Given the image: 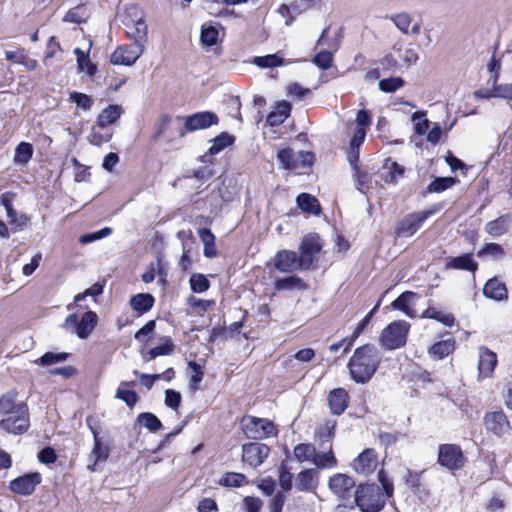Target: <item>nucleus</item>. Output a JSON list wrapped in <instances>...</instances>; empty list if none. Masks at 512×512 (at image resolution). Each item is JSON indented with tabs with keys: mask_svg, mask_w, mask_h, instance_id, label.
I'll use <instances>...</instances> for the list:
<instances>
[{
	"mask_svg": "<svg viewBox=\"0 0 512 512\" xmlns=\"http://www.w3.org/2000/svg\"><path fill=\"white\" fill-rule=\"evenodd\" d=\"M33 156V146L28 142H20L14 154V163L16 165H26Z\"/></svg>",
	"mask_w": 512,
	"mask_h": 512,
	"instance_id": "nucleus-41",
	"label": "nucleus"
},
{
	"mask_svg": "<svg viewBox=\"0 0 512 512\" xmlns=\"http://www.w3.org/2000/svg\"><path fill=\"white\" fill-rule=\"evenodd\" d=\"M219 123L218 115L213 111H200L184 118V125L179 130V136L184 137L187 133L198 130H205Z\"/></svg>",
	"mask_w": 512,
	"mask_h": 512,
	"instance_id": "nucleus-5",
	"label": "nucleus"
},
{
	"mask_svg": "<svg viewBox=\"0 0 512 512\" xmlns=\"http://www.w3.org/2000/svg\"><path fill=\"white\" fill-rule=\"evenodd\" d=\"M174 350V344L170 339L148 351L149 359H154L158 356L169 355Z\"/></svg>",
	"mask_w": 512,
	"mask_h": 512,
	"instance_id": "nucleus-62",
	"label": "nucleus"
},
{
	"mask_svg": "<svg viewBox=\"0 0 512 512\" xmlns=\"http://www.w3.org/2000/svg\"><path fill=\"white\" fill-rule=\"evenodd\" d=\"M327 400L331 413L341 415L348 407L349 395L345 389L335 388L329 392Z\"/></svg>",
	"mask_w": 512,
	"mask_h": 512,
	"instance_id": "nucleus-21",
	"label": "nucleus"
},
{
	"mask_svg": "<svg viewBox=\"0 0 512 512\" xmlns=\"http://www.w3.org/2000/svg\"><path fill=\"white\" fill-rule=\"evenodd\" d=\"M505 251L498 243H486L477 253L478 257L491 256L493 259H500L504 256Z\"/></svg>",
	"mask_w": 512,
	"mask_h": 512,
	"instance_id": "nucleus-54",
	"label": "nucleus"
},
{
	"mask_svg": "<svg viewBox=\"0 0 512 512\" xmlns=\"http://www.w3.org/2000/svg\"><path fill=\"white\" fill-rule=\"evenodd\" d=\"M405 85L402 77H389L381 79L378 83L379 89L384 93H393Z\"/></svg>",
	"mask_w": 512,
	"mask_h": 512,
	"instance_id": "nucleus-53",
	"label": "nucleus"
},
{
	"mask_svg": "<svg viewBox=\"0 0 512 512\" xmlns=\"http://www.w3.org/2000/svg\"><path fill=\"white\" fill-rule=\"evenodd\" d=\"M123 109L120 105L110 104L97 116V126L105 128L108 125L114 124L122 115Z\"/></svg>",
	"mask_w": 512,
	"mask_h": 512,
	"instance_id": "nucleus-33",
	"label": "nucleus"
},
{
	"mask_svg": "<svg viewBox=\"0 0 512 512\" xmlns=\"http://www.w3.org/2000/svg\"><path fill=\"white\" fill-rule=\"evenodd\" d=\"M486 430L496 436L503 437L510 429V422L502 410L487 412L483 418Z\"/></svg>",
	"mask_w": 512,
	"mask_h": 512,
	"instance_id": "nucleus-15",
	"label": "nucleus"
},
{
	"mask_svg": "<svg viewBox=\"0 0 512 512\" xmlns=\"http://www.w3.org/2000/svg\"><path fill=\"white\" fill-rule=\"evenodd\" d=\"M89 16L90 15L87 12L84 5L80 4L76 7L71 8L63 17V21L75 24H82L87 22Z\"/></svg>",
	"mask_w": 512,
	"mask_h": 512,
	"instance_id": "nucleus-42",
	"label": "nucleus"
},
{
	"mask_svg": "<svg viewBox=\"0 0 512 512\" xmlns=\"http://www.w3.org/2000/svg\"><path fill=\"white\" fill-rule=\"evenodd\" d=\"M137 423L145 427L150 432H157L163 428L162 422L152 412H142L137 416Z\"/></svg>",
	"mask_w": 512,
	"mask_h": 512,
	"instance_id": "nucleus-39",
	"label": "nucleus"
},
{
	"mask_svg": "<svg viewBox=\"0 0 512 512\" xmlns=\"http://www.w3.org/2000/svg\"><path fill=\"white\" fill-rule=\"evenodd\" d=\"M437 462L440 466L454 471L465 464V457L460 446L456 444H441L438 447Z\"/></svg>",
	"mask_w": 512,
	"mask_h": 512,
	"instance_id": "nucleus-9",
	"label": "nucleus"
},
{
	"mask_svg": "<svg viewBox=\"0 0 512 512\" xmlns=\"http://www.w3.org/2000/svg\"><path fill=\"white\" fill-rule=\"evenodd\" d=\"M382 361V355L373 344H365L355 349L348 361L351 379L357 384L368 383Z\"/></svg>",
	"mask_w": 512,
	"mask_h": 512,
	"instance_id": "nucleus-1",
	"label": "nucleus"
},
{
	"mask_svg": "<svg viewBox=\"0 0 512 512\" xmlns=\"http://www.w3.org/2000/svg\"><path fill=\"white\" fill-rule=\"evenodd\" d=\"M70 357V353L67 352H52L48 351L44 353L36 363L41 366H51L57 363L65 362Z\"/></svg>",
	"mask_w": 512,
	"mask_h": 512,
	"instance_id": "nucleus-45",
	"label": "nucleus"
},
{
	"mask_svg": "<svg viewBox=\"0 0 512 512\" xmlns=\"http://www.w3.org/2000/svg\"><path fill=\"white\" fill-rule=\"evenodd\" d=\"M219 32L215 26L203 25L200 33V41L206 47H212L218 43Z\"/></svg>",
	"mask_w": 512,
	"mask_h": 512,
	"instance_id": "nucleus-51",
	"label": "nucleus"
},
{
	"mask_svg": "<svg viewBox=\"0 0 512 512\" xmlns=\"http://www.w3.org/2000/svg\"><path fill=\"white\" fill-rule=\"evenodd\" d=\"M235 140V136L229 134L228 132H221L212 140V145L208 149V152L200 156L199 160L203 163H206L209 157L217 155L227 147L232 146L235 143Z\"/></svg>",
	"mask_w": 512,
	"mask_h": 512,
	"instance_id": "nucleus-20",
	"label": "nucleus"
},
{
	"mask_svg": "<svg viewBox=\"0 0 512 512\" xmlns=\"http://www.w3.org/2000/svg\"><path fill=\"white\" fill-rule=\"evenodd\" d=\"M190 289L194 293H203L210 288V281L201 273H193L189 279Z\"/></svg>",
	"mask_w": 512,
	"mask_h": 512,
	"instance_id": "nucleus-52",
	"label": "nucleus"
},
{
	"mask_svg": "<svg viewBox=\"0 0 512 512\" xmlns=\"http://www.w3.org/2000/svg\"><path fill=\"white\" fill-rule=\"evenodd\" d=\"M329 489L338 498L346 500L351 497V491L356 486L355 480L343 473H337L330 477Z\"/></svg>",
	"mask_w": 512,
	"mask_h": 512,
	"instance_id": "nucleus-17",
	"label": "nucleus"
},
{
	"mask_svg": "<svg viewBox=\"0 0 512 512\" xmlns=\"http://www.w3.org/2000/svg\"><path fill=\"white\" fill-rule=\"evenodd\" d=\"M412 121L414 122V130L417 135H424L429 128V120L425 118V113L417 111L412 115Z\"/></svg>",
	"mask_w": 512,
	"mask_h": 512,
	"instance_id": "nucleus-58",
	"label": "nucleus"
},
{
	"mask_svg": "<svg viewBox=\"0 0 512 512\" xmlns=\"http://www.w3.org/2000/svg\"><path fill=\"white\" fill-rule=\"evenodd\" d=\"M69 99L71 102L75 103L78 107L82 108L85 111L90 110L93 105L92 98L85 93L77 91L71 92L69 95Z\"/></svg>",
	"mask_w": 512,
	"mask_h": 512,
	"instance_id": "nucleus-57",
	"label": "nucleus"
},
{
	"mask_svg": "<svg viewBox=\"0 0 512 512\" xmlns=\"http://www.w3.org/2000/svg\"><path fill=\"white\" fill-rule=\"evenodd\" d=\"M113 232L112 228L110 227H104L98 231L86 233L79 237V242L83 245L90 244L92 242H95L97 240H101L109 235H111Z\"/></svg>",
	"mask_w": 512,
	"mask_h": 512,
	"instance_id": "nucleus-55",
	"label": "nucleus"
},
{
	"mask_svg": "<svg viewBox=\"0 0 512 512\" xmlns=\"http://www.w3.org/2000/svg\"><path fill=\"white\" fill-rule=\"evenodd\" d=\"M485 297L502 301L508 298V291L505 283L501 282L496 277L489 279L483 288Z\"/></svg>",
	"mask_w": 512,
	"mask_h": 512,
	"instance_id": "nucleus-25",
	"label": "nucleus"
},
{
	"mask_svg": "<svg viewBox=\"0 0 512 512\" xmlns=\"http://www.w3.org/2000/svg\"><path fill=\"white\" fill-rule=\"evenodd\" d=\"M134 383V381H122L115 394V398L122 400L129 408H133L137 404L139 396L134 390H128L124 387H129Z\"/></svg>",
	"mask_w": 512,
	"mask_h": 512,
	"instance_id": "nucleus-36",
	"label": "nucleus"
},
{
	"mask_svg": "<svg viewBox=\"0 0 512 512\" xmlns=\"http://www.w3.org/2000/svg\"><path fill=\"white\" fill-rule=\"evenodd\" d=\"M30 427L29 410L27 404H23L15 414L7 416L0 421V428L8 433L22 435Z\"/></svg>",
	"mask_w": 512,
	"mask_h": 512,
	"instance_id": "nucleus-8",
	"label": "nucleus"
},
{
	"mask_svg": "<svg viewBox=\"0 0 512 512\" xmlns=\"http://www.w3.org/2000/svg\"><path fill=\"white\" fill-rule=\"evenodd\" d=\"M270 447L263 443L251 442L242 446V460L249 466H260L269 456Z\"/></svg>",
	"mask_w": 512,
	"mask_h": 512,
	"instance_id": "nucleus-16",
	"label": "nucleus"
},
{
	"mask_svg": "<svg viewBox=\"0 0 512 512\" xmlns=\"http://www.w3.org/2000/svg\"><path fill=\"white\" fill-rule=\"evenodd\" d=\"M457 182H459V180L456 177H435L428 185L427 193H441L451 188Z\"/></svg>",
	"mask_w": 512,
	"mask_h": 512,
	"instance_id": "nucleus-43",
	"label": "nucleus"
},
{
	"mask_svg": "<svg viewBox=\"0 0 512 512\" xmlns=\"http://www.w3.org/2000/svg\"><path fill=\"white\" fill-rule=\"evenodd\" d=\"M274 266L281 273L307 271L299 254L292 250H280L274 257Z\"/></svg>",
	"mask_w": 512,
	"mask_h": 512,
	"instance_id": "nucleus-12",
	"label": "nucleus"
},
{
	"mask_svg": "<svg viewBox=\"0 0 512 512\" xmlns=\"http://www.w3.org/2000/svg\"><path fill=\"white\" fill-rule=\"evenodd\" d=\"M313 63L323 70H327L332 66L333 54L328 50L318 52L314 58Z\"/></svg>",
	"mask_w": 512,
	"mask_h": 512,
	"instance_id": "nucleus-60",
	"label": "nucleus"
},
{
	"mask_svg": "<svg viewBox=\"0 0 512 512\" xmlns=\"http://www.w3.org/2000/svg\"><path fill=\"white\" fill-rule=\"evenodd\" d=\"M498 75H491L487 82V85H491L494 88V97L503 98L506 100H512V84H498Z\"/></svg>",
	"mask_w": 512,
	"mask_h": 512,
	"instance_id": "nucleus-44",
	"label": "nucleus"
},
{
	"mask_svg": "<svg viewBox=\"0 0 512 512\" xmlns=\"http://www.w3.org/2000/svg\"><path fill=\"white\" fill-rule=\"evenodd\" d=\"M292 479L293 475L287 469L286 465L282 464L279 473V484L283 493L289 492L292 489Z\"/></svg>",
	"mask_w": 512,
	"mask_h": 512,
	"instance_id": "nucleus-63",
	"label": "nucleus"
},
{
	"mask_svg": "<svg viewBox=\"0 0 512 512\" xmlns=\"http://www.w3.org/2000/svg\"><path fill=\"white\" fill-rule=\"evenodd\" d=\"M292 105L286 100H281L275 104L274 109L267 115L266 123L269 126H279L290 116Z\"/></svg>",
	"mask_w": 512,
	"mask_h": 512,
	"instance_id": "nucleus-22",
	"label": "nucleus"
},
{
	"mask_svg": "<svg viewBox=\"0 0 512 512\" xmlns=\"http://www.w3.org/2000/svg\"><path fill=\"white\" fill-rule=\"evenodd\" d=\"M511 224L512 216L510 214H504L489 221L485 225V231L492 237H500L508 231Z\"/></svg>",
	"mask_w": 512,
	"mask_h": 512,
	"instance_id": "nucleus-29",
	"label": "nucleus"
},
{
	"mask_svg": "<svg viewBox=\"0 0 512 512\" xmlns=\"http://www.w3.org/2000/svg\"><path fill=\"white\" fill-rule=\"evenodd\" d=\"M96 422L97 420L93 416H88L86 418V424L90 429L94 440V447L89 456L90 461H92V463L88 465V469L90 471H95L96 465L99 462L106 461L110 455V447L108 444H105L102 438L100 437L99 431L95 427Z\"/></svg>",
	"mask_w": 512,
	"mask_h": 512,
	"instance_id": "nucleus-6",
	"label": "nucleus"
},
{
	"mask_svg": "<svg viewBox=\"0 0 512 512\" xmlns=\"http://www.w3.org/2000/svg\"><path fill=\"white\" fill-rule=\"evenodd\" d=\"M366 137V130L357 128L353 137L350 140L349 150L347 152V160L352 168H356L359 163L360 146Z\"/></svg>",
	"mask_w": 512,
	"mask_h": 512,
	"instance_id": "nucleus-23",
	"label": "nucleus"
},
{
	"mask_svg": "<svg viewBox=\"0 0 512 512\" xmlns=\"http://www.w3.org/2000/svg\"><path fill=\"white\" fill-rule=\"evenodd\" d=\"M253 64L260 68H275L284 64V59L278 54H268L254 57Z\"/></svg>",
	"mask_w": 512,
	"mask_h": 512,
	"instance_id": "nucleus-46",
	"label": "nucleus"
},
{
	"mask_svg": "<svg viewBox=\"0 0 512 512\" xmlns=\"http://www.w3.org/2000/svg\"><path fill=\"white\" fill-rule=\"evenodd\" d=\"M497 365V355L487 347H481L479 350L478 371L479 378L490 377Z\"/></svg>",
	"mask_w": 512,
	"mask_h": 512,
	"instance_id": "nucleus-19",
	"label": "nucleus"
},
{
	"mask_svg": "<svg viewBox=\"0 0 512 512\" xmlns=\"http://www.w3.org/2000/svg\"><path fill=\"white\" fill-rule=\"evenodd\" d=\"M318 472L315 469H304L298 473L296 478V489L298 491H313L316 489Z\"/></svg>",
	"mask_w": 512,
	"mask_h": 512,
	"instance_id": "nucleus-30",
	"label": "nucleus"
},
{
	"mask_svg": "<svg viewBox=\"0 0 512 512\" xmlns=\"http://www.w3.org/2000/svg\"><path fill=\"white\" fill-rule=\"evenodd\" d=\"M297 206L305 213L320 215L321 205L318 199L311 194L301 193L296 198Z\"/></svg>",
	"mask_w": 512,
	"mask_h": 512,
	"instance_id": "nucleus-34",
	"label": "nucleus"
},
{
	"mask_svg": "<svg viewBox=\"0 0 512 512\" xmlns=\"http://www.w3.org/2000/svg\"><path fill=\"white\" fill-rule=\"evenodd\" d=\"M384 167L389 169V182L394 184L397 183L398 178L402 177L405 172V168L402 165L398 164L395 161H392L391 159L385 160Z\"/></svg>",
	"mask_w": 512,
	"mask_h": 512,
	"instance_id": "nucleus-61",
	"label": "nucleus"
},
{
	"mask_svg": "<svg viewBox=\"0 0 512 512\" xmlns=\"http://www.w3.org/2000/svg\"><path fill=\"white\" fill-rule=\"evenodd\" d=\"M386 497L377 484H359L354 493V504L361 512H381Z\"/></svg>",
	"mask_w": 512,
	"mask_h": 512,
	"instance_id": "nucleus-2",
	"label": "nucleus"
},
{
	"mask_svg": "<svg viewBox=\"0 0 512 512\" xmlns=\"http://www.w3.org/2000/svg\"><path fill=\"white\" fill-rule=\"evenodd\" d=\"M77 57V65L80 71H85L88 76L93 77L97 73V66L93 63L88 53H84L80 48L74 50Z\"/></svg>",
	"mask_w": 512,
	"mask_h": 512,
	"instance_id": "nucleus-40",
	"label": "nucleus"
},
{
	"mask_svg": "<svg viewBox=\"0 0 512 512\" xmlns=\"http://www.w3.org/2000/svg\"><path fill=\"white\" fill-rule=\"evenodd\" d=\"M129 304L131 309L141 316L153 308L155 298L150 293H138L130 298Z\"/></svg>",
	"mask_w": 512,
	"mask_h": 512,
	"instance_id": "nucleus-28",
	"label": "nucleus"
},
{
	"mask_svg": "<svg viewBox=\"0 0 512 512\" xmlns=\"http://www.w3.org/2000/svg\"><path fill=\"white\" fill-rule=\"evenodd\" d=\"M24 402L19 404L15 403V395L12 393L4 394L0 397V414L10 416L15 414V411L20 408Z\"/></svg>",
	"mask_w": 512,
	"mask_h": 512,
	"instance_id": "nucleus-49",
	"label": "nucleus"
},
{
	"mask_svg": "<svg viewBox=\"0 0 512 512\" xmlns=\"http://www.w3.org/2000/svg\"><path fill=\"white\" fill-rule=\"evenodd\" d=\"M417 297V293L412 291H405L401 293L394 301L391 306L395 310H400L405 313L408 317H415V310L409 307V302Z\"/></svg>",
	"mask_w": 512,
	"mask_h": 512,
	"instance_id": "nucleus-35",
	"label": "nucleus"
},
{
	"mask_svg": "<svg viewBox=\"0 0 512 512\" xmlns=\"http://www.w3.org/2000/svg\"><path fill=\"white\" fill-rule=\"evenodd\" d=\"M432 211H419L405 215L395 226L397 237H411L417 233Z\"/></svg>",
	"mask_w": 512,
	"mask_h": 512,
	"instance_id": "nucleus-10",
	"label": "nucleus"
},
{
	"mask_svg": "<svg viewBox=\"0 0 512 512\" xmlns=\"http://www.w3.org/2000/svg\"><path fill=\"white\" fill-rule=\"evenodd\" d=\"M456 341L453 337H449L446 340H440L434 343L428 350L429 355L436 359L442 360L449 356L455 350Z\"/></svg>",
	"mask_w": 512,
	"mask_h": 512,
	"instance_id": "nucleus-32",
	"label": "nucleus"
},
{
	"mask_svg": "<svg viewBox=\"0 0 512 512\" xmlns=\"http://www.w3.org/2000/svg\"><path fill=\"white\" fill-rule=\"evenodd\" d=\"M98 322V315L96 312L88 310L79 320L76 334L80 339H86L95 329Z\"/></svg>",
	"mask_w": 512,
	"mask_h": 512,
	"instance_id": "nucleus-31",
	"label": "nucleus"
},
{
	"mask_svg": "<svg viewBox=\"0 0 512 512\" xmlns=\"http://www.w3.org/2000/svg\"><path fill=\"white\" fill-rule=\"evenodd\" d=\"M381 305V299L378 300L376 305L366 314V316L357 324L355 330L353 331L352 335L349 339V344L353 345L355 340L362 334V332L365 330V328L370 323L373 315L377 312Z\"/></svg>",
	"mask_w": 512,
	"mask_h": 512,
	"instance_id": "nucleus-50",
	"label": "nucleus"
},
{
	"mask_svg": "<svg viewBox=\"0 0 512 512\" xmlns=\"http://www.w3.org/2000/svg\"><path fill=\"white\" fill-rule=\"evenodd\" d=\"M249 481L247 477L238 472H226L219 479L218 484L222 487H233L238 488L244 484H247Z\"/></svg>",
	"mask_w": 512,
	"mask_h": 512,
	"instance_id": "nucleus-38",
	"label": "nucleus"
},
{
	"mask_svg": "<svg viewBox=\"0 0 512 512\" xmlns=\"http://www.w3.org/2000/svg\"><path fill=\"white\" fill-rule=\"evenodd\" d=\"M188 367L192 371V375L190 377V387L195 391L198 389V385L204 377V371L202 366L196 361H189Z\"/></svg>",
	"mask_w": 512,
	"mask_h": 512,
	"instance_id": "nucleus-56",
	"label": "nucleus"
},
{
	"mask_svg": "<svg viewBox=\"0 0 512 512\" xmlns=\"http://www.w3.org/2000/svg\"><path fill=\"white\" fill-rule=\"evenodd\" d=\"M242 429L249 439H262L277 434L276 426L272 421L264 418L246 415L241 419Z\"/></svg>",
	"mask_w": 512,
	"mask_h": 512,
	"instance_id": "nucleus-4",
	"label": "nucleus"
},
{
	"mask_svg": "<svg viewBox=\"0 0 512 512\" xmlns=\"http://www.w3.org/2000/svg\"><path fill=\"white\" fill-rule=\"evenodd\" d=\"M323 248V240L318 233L306 234L299 245V256L307 270H310L315 257L320 254Z\"/></svg>",
	"mask_w": 512,
	"mask_h": 512,
	"instance_id": "nucleus-7",
	"label": "nucleus"
},
{
	"mask_svg": "<svg viewBox=\"0 0 512 512\" xmlns=\"http://www.w3.org/2000/svg\"><path fill=\"white\" fill-rule=\"evenodd\" d=\"M410 324L405 320H396L381 332L379 342L386 350H396L406 345Z\"/></svg>",
	"mask_w": 512,
	"mask_h": 512,
	"instance_id": "nucleus-3",
	"label": "nucleus"
},
{
	"mask_svg": "<svg viewBox=\"0 0 512 512\" xmlns=\"http://www.w3.org/2000/svg\"><path fill=\"white\" fill-rule=\"evenodd\" d=\"M421 474L422 472H415L413 470L407 469L405 483L415 494L421 493Z\"/></svg>",
	"mask_w": 512,
	"mask_h": 512,
	"instance_id": "nucleus-59",
	"label": "nucleus"
},
{
	"mask_svg": "<svg viewBox=\"0 0 512 512\" xmlns=\"http://www.w3.org/2000/svg\"><path fill=\"white\" fill-rule=\"evenodd\" d=\"M377 455L374 449L362 451L353 461L352 466L357 473L369 474L377 467Z\"/></svg>",
	"mask_w": 512,
	"mask_h": 512,
	"instance_id": "nucleus-18",
	"label": "nucleus"
},
{
	"mask_svg": "<svg viewBox=\"0 0 512 512\" xmlns=\"http://www.w3.org/2000/svg\"><path fill=\"white\" fill-rule=\"evenodd\" d=\"M445 268L465 270L474 273L478 268V263L473 259L472 253H466L457 257L448 258Z\"/></svg>",
	"mask_w": 512,
	"mask_h": 512,
	"instance_id": "nucleus-27",
	"label": "nucleus"
},
{
	"mask_svg": "<svg viewBox=\"0 0 512 512\" xmlns=\"http://www.w3.org/2000/svg\"><path fill=\"white\" fill-rule=\"evenodd\" d=\"M277 159L286 170H294L298 167V160L291 148H283L278 151Z\"/></svg>",
	"mask_w": 512,
	"mask_h": 512,
	"instance_id": "nucleus-48",
	"label": "nucleus"
},
{
	"mask_svg": "<svg viewBox=\"0 0 512 512\" xmlns=\"http://www.w3.org/2000/svg\"><path fill=\"white\" fill-rule=\"evenodd\" d=\"M274 287L277 291H305L309 285L299 276L290 275L276 279Z\"/></svg>",
	"mask_w": 512,
	"mask_h": 512,
	"instance_id": "nucleus-26",
	"label": "nucleus"
},
{
	"mask_svg": "<svg viewBox=\"0 0 512 512\" xmlns=\"http://www.w3.org/2000/svg\"><path fill=\"white\" fill-rule=\"evenodd\" d=\"M129 16H134L135 19H131L130 23L124 22L129 28L127 35L133 40L132 43L142 44L145 46L147 41V25L143 19V14L139 10L137 5H130L126 8Z\"/></svg>",
	"mask_w": 512,
	"mask_h": 512,
	"instance_id": "nucleus-11",
	"label": "nucleus"
},
{
	"mask_svg": "<svg viewBox=\"0 0 512 512\" xmlns=\"http://www.w3.org/2000/svg\"><path fill=\"white\" fill-rule=\"evenodd\" d=\"M312 463L319 469L334 468L337 466V459L333 449H327L323 450L321 453L315 451Z\"/></svg>",
	"mask_w": 512,
	"mask_h": 512,
	"instance_id": "nucleus-37",
	"label": "nucleus"
},
{
	"mask_svg": "<svg viewBox=\"0 0 512 512\" xmlns=\"http://www.w3.org/2000/svg\"><path fill=\"white\" fill-rule=\"evenodd\" d=\"M335 422L325 423L319 426L314 435V440L322 450L332 449V441L335 436Z\"/></svg>",
	"mask_w": 512,
	"mask_h": 512,
	"instance_id": "nucleus-24",
	"label": "nucleus"
},
{
	"mask_svg": "<svg viewBox=\"0 0 512 512\" xmlns=\"http://www.w3.org/2000/svg\"><path fill=\"white\" fill-rule=\"evenodd\" d=\"M145 46L131 43L118 47L110 56V62L114 65L132 66L143 54Z\"/></svg>",
	"mask_w": 512,
	"mask_h": 512,
	"instance_id": "nucleus-13",
	"label": "nucleus"
},
{
	"mask_svg": "<svg viewBox=\"0 0 512 512\" xmlns=\"http://www.w3.org/2000/svg\"><path fill=\"white\" fill-rule=\"evenodd\" d=\"M41 481L42 476L39 472H29L11 480L9 489L15 494L29 496L34 493Z\"/></svg>",
	"mask_w": 512,
	"mask_h": 512,
	"instance_id": "nucleus-14",
	"label": "nucleus"
},
{
	"mask_svg": "<svg viewBox=\"0 0 512 512\" xmlns=\"http://www.w3.org/2000/svg\"><path fill=\"white\" fill-rule=\"evenodd\" d=\"M378 481L380 482L382 486V493L386 498H391L394 493V485L393 482L388 477L387 473L384 471V469H381L378 472Z\"/></svg>",
	"mask_w": 512,
	"mask_h": 512,
	"instance_id": "nucleus-64",
	"label": "nucleus"
},
{
	"mask_svg": "<svg viewBox=\"0 0 512 512\" xmlns=\"http://www.w3.org/2000/svg\"><path fill=\"white\" fill-rule=\"evenodd\" d=\"M316 448L310 443H300L294 447L293 453L299 462L313 461Z\"/></svg>",
	"mask_w": 512,
	"mask_h": 512,
	"instance_id": "nucleus-47",
	"label": "nucleus"
}]
</instances>
